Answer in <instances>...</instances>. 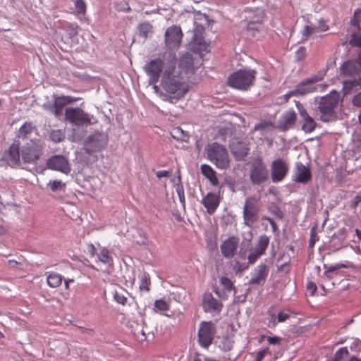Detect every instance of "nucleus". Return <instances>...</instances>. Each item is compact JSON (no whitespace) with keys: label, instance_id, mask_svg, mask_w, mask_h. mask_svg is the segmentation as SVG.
<instances>
[{"label":"nucleus","instance_id":"obj_1","mask_svg":"<svg viewBox=\"0 0 361 361\" xmlns=\"http://www.w3.org/2000/svg\"><path fill=\"white\" fill-rule=\"evenodd\" d=\"M195 72L194 59L191 54H183L173 65L166 66L162 73L161 85L169 94H173L176 100L183 97L188 91L185 77Z\"/></svg>","mask_w":361,"mask_h":361},{"label":"nucleus","instance_id":"obj_2","mask_svg":"<svg viewBox=\"0 0 361 361\" xmlns=\"http://www.w3.org/2000/svg\"><path fill=\"white\" fill-rule=\"evenodd\" d=\"M176 53L170 48L166 49L157 59L147 62L144 66L145 73L149 76L151 83H157L166 66L173 65L176 61Z\"/></svg>","mask_w":361,"mask_h":361},{"label":"nucleus","instance_id":"obj_3","mask_svg":"<svg viewBox=\"0 0 361 361\" xmlns=\"http://www.w3.org/2000/svg\"><path fill=\"white\" fill-rule=\"evenodd\" d=\"M340 99V94L336 91H331L329 94L320 98L318 109L322 121L329 122L336 118V109Z\"/></svg>","mask_w":361,"mask_h":361},{"label":"nucleus","instance_id":"obj_4","mask_svg":"<svg viewBox=\"0 0 361 361\" xmlns=\"http://www.w3.org/2000/svg\"><path fill=\"white\" fill-rule=\"evenodd\" d=\"M207 159L218 169H226L230 166L228 151L224 145L217 142L209 144L205 148Z\"/></svg>","mask_w":361,"mask_h":361},{"label":"nucleus","instance_id":"obj_5","mask_svg":"<svg viewBox=\"0 0 361 361\" xmlns=\"http://www.w3.org/2000/svg\"><path fill=\"white\" fill-rule=\"evenodd\" d=\"M257 72L251 69H240L228 78V85L239 90H247L254 83Z\"/></svg>","mask_w":361,"mask_h":361},{"label":"nucleus","instance_id":"obj_6","mask_svg":"<svg viewBox=\"0 0 361 361\" xmlns=\"http://www.w3.org/2000/svg\"><path fill=\"white\" fill-rule=\"evenodd\" d=\"M44 145L40 139L34 138L20 148L21 159L24 164L36 165L43 154Z\"/></svg>","mask_w":361,"mask_h":361},{"label":"nucleus","instance_id":"obj_7","mask_svg":"<svg viewBox=\"0 0 361 361\" xmlns=\"http://www.w3.org/2000/svg\"><path fill=\"white\" fill-rule=\"evenodd\" d=\"M209 25L208 16L200 12L196 13L194 18V28L190 32L192 45H207L204 39V26Z\"/></svg>","mask_w":361,"mask_h":361},{"label":"nucleus","instance_id":"obj_8","mask_svg":"<svg viewBox=\"0 0 361 361\" xmlns=\"http://www.w3.org/2000/svg\"><path fill=\"white\" fill-rule=\"evenodd\" d=\"M250 178L252 184L260 185L266 182L269 177V171L260 157L252 158L250 162Z\"/></svg>","mask_w":361,"mask_h":361},{"label":"nucleus","instance_id":"obj_9","mask_svg":"<svg viewBox=\"0 0 361 361\" xmlns=\"http://www.w3.org/2000/svg\"><path fill=\"white\" fill-rule=\"evenodd\" d=\"M216 332V324L212 321L200 322L197 331V341L200 345L204 348H207L211 345Z\"/></svg>","mask_w":361,"mask_h":361},{"label":"nucleus","instance_id":"obj_10","mask_svg":"<svg viewBox=\"0 0 361 361\" xmlns=\"http://www.w3.org/2000/svg\"><path fill=\"white\" fill-rule=\"evenodd\" d=\"M64 116L65 119L74 126H82L92 124L90 116L78 107L67 108Z\"/></svg>","mask_w":361,"mask_h":361},{"label":"nucleus","instance_id":"obj_11","mask_svg":"<svg viewBox=\"0 0 361 361\" xmlns=\"http://www.w3.org/2000/svg\"><path fill=\"white\" fill-rule=\"evenodd\" d=\"M259 200L255 197L246 199L243 207V219L245 225L251 226L258 219Z\"/></svg>","mask_w":361,"mask_h":361},{"label":"nucleus","instance_id":"obj_12","mask_svg":"<svg viewBox=\"0 0 361 361\" xmlns=\"http://www.w3.org/2000/svg\"><path fill=\"white\" fill-rule=\"evenodd\" d=\"M108 140L106 134L95 133L87 137L85 143V150L90 154L101 152L106 147Z\"/></svg>","mask_w":361,"mask_h":361},{"label":"nucleus","instance_id":"obj_13","mask_svg":"<svg viewBox=\"0 0 361 361\" xmlns=\"http://www.w3.org/2000/svg\"><path fill=\"white\" fill-rule=\"evenodd\" d=\"M289 171L288 164L281 159H277L272 161L271 164V176L274 183H278L283 180L287 176Z\"/></svg>","mask_w":361,"mask_h":361},{"label":"nucleus","instance_id":"obj_14","mask_svg":"<svg viewBox=\"0 0 361 361\" xmlns=\"http://www.w3.org/2000/svg\"><path fill=\"white\" fill-rule=\"evenodd\" d=\"M47 168L54 171H59L68 174L71 171V167L67 159L62 155L51 157L47 161Z\"/></svg>","mask_w":361,"mask_h":361},{"label":"nucleus","instance_id":"obj_15","mask_svg":"<svg viewBox=\"0 0 361 361\" xmlns=\"http://www.w3.org/2000/svg\"><path fill=\"white\" fill-rule=\"evenodd\" d=\"M223 303L216 299L213 295L207 292L202 296V308L206 312L220 313L223 309Z\"/></svg>","mask_w":361,"mask_h":361},{"label":"nucleus","instance_id":"obj_16","mask_svg":"<svg viewBox=\"0 0 361 361\" xmlns=\"http://www.w3.org/2000/svg\"><path fill=\"white\" fill-rule=\"evenodd\" d=\"M183 34L180 26L173 25L166 28L164 32L166 45H180Z\"/></svg>","mask_w":361,"mask_h":361},{"label":"nucleus","instance_id":"obj_17","mask_svg":"<svg viewBox=\"0 0 361 361\" xmlns=\"http://www.w3.org/2000/svg\"><path fill=\"white\" fill-rule=\"evenodd\" d=\"M3 158L10 166H19L22 160L19 143H13L4 152Z\"/></svg>","mask_w":361,"mask_h":361},{"label":"nucleus","instance_id":"obj_18","mask_svg":"<svg viewBox=\"0 0 361 361\" xmlns=\"http://www.w3.org/2000/svg\"><path fill=\"white\" fill-rule=\"evenodd\" d=\"M295 106L299 111L300 117L302 119V130L307 133H312L317 126L315 121L311 116H310L300 102H295Z\"/></svg>","mask_w":361,"mask_h":361},{"label":"nucleus","instance_id":"obj_19","mask_svg":"<svg viewBox=\"0 0 361 361\" xmlns=\"http://www.w3.org/2000/svg\"><path fill=\"white\" fill-rule=\"evenodd\" d=\"M317 82V77L306 79L300 82L295 87V90L288 92V96H293L297 94H306L310 92L316 91L317 87L314 86V84Z\"/></svg>","mask_w":361,"mask_h":361},{"label":"nucleus","instance_id":"obj_20","mask_svg":"<svg viewBox=\"0 0 361 361\" xmlns=\"http://www.w3.org/2000/svg\"><path fill=\"white\" fill-rule=\"evenodd\" d=\"M312 178L310 169L301 162L295 164L293 180L299 183H307Z\"/></svg>","mask_w":361,"mask_h":361},{"label":"nucleus","instance_id":"obj_21","mask_svg":"<svg viewBox=\"0 0 361 361\" xmlns=\"http://www.w3.org/2000/svg\"><path fill=\"white\" fill-rule=\"evenodd\" d=\"M238 239L235 236H231L224 240L221 245L223 256L227 259L233 257L238 247Z\"/></svg>","mask_w":361,"mask_h":361},{"label":"nucleus","instance_id":"obj_22","mask_svg":"<svg viewBox=\"0 0 361 361\" xmlns=\"http://www.w3.org/2000/svg\"><path fill=\"white\" fill-rule=\"evenodd\" d=\"M341 75L345 77H353L361 74V66L357 60H348L340 66Z\"/></svg>","mask_w":361,"mask_h":361},{"label":"nucleus","instance_id":"obj_23","mask_svg":"<svg viewBox=\"0 0 361 361\" xmlns=\"http://www.w3.org/2000/svg\"><path fill=\"white\" fill-rule=\"evenodd\" d=\"M268 267L264 264H260L253 271L249 283L252 285L264 284L268 276Z\"/></svg>","mask_w":361,"mask_h":361},{"label":"nucleus","instance_id":"obj_24","mask_svg":"<svg viewBox=\"0 0 361 361\" xmlns=\"http://www.w3.org/2000/svg\"><path fill=\"white\" fill-rule=\"evenodd\" d=\"M254 15L247 24V32H251L254 30H258L262 27V21L264 18V11L262 8H256L254 10Z\"/></svg>","mask_w":361,"mask_h":361},{"label":"nucleus","instance_id":"obj_25","mask_svg":"<svg viewBox=\"0 0 361 361\" xmlns=\"http://www.w3.org/2000/svg\"><path fill=\"white\" fill-rule=\"evenodd\" d=\"M201 203L207 209V213L212 214L219 205V196L213 192H208L207 195L202 198Z\"/></svg>","mask_w":361,"mask_h":361},{"label":"nucleus","instance_id":"obj_26","mask_svg":"<svg viewBox=\"0 0 361 361\" xmlns=\"http://www.w3.org/2000/svg\"><path fill=\"white\" fill-rule=\"evenodd\" d=\"M296 121V113L294 110L286 111L279 121V128L283 131L291 128Z\"/></svg>","mask_w":361,"mask_h":361},{"label":"nucleus","instance_id":"obj_27","mask_svg":"<svg viewBox=\"0 0 361 361\" xmlns=\"http://www.w3.org/2000/svg\"><path fill=\"white\" fill-rule=\"evenodd\" d=\"M250 151L247 145L241 142H236L231 145V152L237 160H241L246 157Z\"/></svg>","mask_w":361,"mask_h":361},{"label":"nucleus","instance_id":"obj_28","mask_svg":"<svg viewBox=\"0 0 361 361\" xmlns=\"http://www.w3.org/2000/svg\"><path fill=\"white\" fill-rule=\"evenodd\" d=\"M153 35V26L148 22L141 23L138 27V37L142 40L140 42L144 43L147 38H149Z\"/></svg>","mask_w":361,"mask_h":361},{"label":"nucleus","instance_id":"obj_29","mask_svg":"<svg viewBox=\"0 0 361 361\" xmlns=\"http://www.w3.org/2000/svg\"><path fill=\"white\" fill-rule=\"evenodd\" d=\"M201 172L204 176H205L214 186L219 185V180L216 177L215 171L207 164H202L201 166Z\"/></svg>","mask_w":361,"mask_h":361},{"label":"nucleus","instance_id":"obj_30","mask_svg":"<svg viewBox=\"0 0 361 361\" xmlns=\"http://www.w3.org/2000/svg\"><path fill=\"white\" fill-rule=\"evenodd\" d=\"M140 285L139 290L140 292H149L151 286L150 276L147 272L144 271L139 276Z\"/></svg>","mask_w":361,"mask_h":361},{"label":"nucleus","instance_id":"obj_31","mask_svg":"<svg viewBox=\"0 0 361 361\" xmlns=\"http://www.w3.org/2000/svg\"><path fill=\"white\" fill-rule=\"evenodd\" d=\"M35 127L32 123L30 122H25L21 127L19 128L17 137L19 139L25 140L28 138L29 135L32 133Z\"/></svg>","mask_w":361,"mask_h":361},{"label":"nucleus","instance_id":"obj_32","mask_svg":"<svg viewBox=\"0 0 361 361\" xmlns=\"http://www.w3.org/2000/svg\"><path fill=\"white\" fill-rule=\"evenodd\" d=\"M269 244V238L266 235L259 236L255 250L259 252L262 255L265 253L266 250Z\"/></svg>","mask_w":361,"mask_h":361},{"label":"nucleus","instance_id":"obj_33","mask_svg":"<svg viewBox=\"0 0 361 361\" xmlns=\"http://www.w3.org/2000/svg\"><path fill=\"white\" fill-rule=\"evenodd\" d=\"M63 277L58 273L51 272L47 277V284L51 288H57L62 283Z\"/></svg>","mask_w":361,"mask_h":361},{"label":"nucleus","instance_id":"obj_34","mask_svg":"<svg viewBox=\"0 0 361 361\" xmlns=\"http://www.w3.org/2000/svg\"><path fill=\"white\" fill-rule=\"evenodd\" d=\"M170 134L173 139L181 142L187 141L189 137L188 133H185L180 127L173 128Z\"/></svg>","mask_w":361,"mask_h":361},{"label":"nucleus","instance_id":"obj_35","mask_svg":"<svg viewBox=\"0 0 361 361\" xmlns=\"http://www.w3.org/2000/svg\"><path fill=\"white\" fill-rule=\"evenodd\" d=\"M170 309V302L164 299L156 300L154 303V310L156 312L164 314Z\"/></svg>","mask_w":361,"mask_h":361},{"label":"nucleus","instance_id":"obj_36","mask_svg":"<svg viewBox=\"0 0 361 361\" xmlns=\"http://www.w3.org/2000/svg\"><path fill=\"white\" fill-rule=\"evenodd\" d=\"M99 260L105 264L111 266L113 264V258L110 255L109 251L106 247H102L97 255Z\"/></svg>","mask_w":361,"mask_h":361},{"label":"nucleus","instance_id":"obj_37","mask_svg":"<svg viewBox=\"0 0 361 361\" xmlns=\"http://www.w3.org/2000/svg\"><path fill=\"white\" fill-rule=\"evenodd\" d=\"M319 34L316 25L312 23L306 25L302 31V37L307 39L310 37L317 36Z\"/></svg>","mask_w":361,"mask_h":361},{"label":"nucleus","instance_id":"obj_38","mask_svg":"<svg viewBox=\"0 0 361 361\" xmlns=\"http://www.w3.org/2000/svg\"><path fill=\"white\" fill-rule=\"evenodd\" d=\"M343 89L346 93L353 90L355 88H357L358 87H361L360 79H354V80H345L343 82Z\"/></svg>","mask_w":361,"mask_h":361},{"label":"nucleus","instance_id":"obj_39","mask_svg":"<svg viewBox=\"0 0 361 361\" xmlns=\"http://www.w3.org/2000/svg\"><path fill=\"white\" fill-rule=\"evenodd\" d=\"M361 23V8H358L355 10L353 18L350 20V24L353 26L357 27L359 30Z\"/></svg>","mask_w":361,"mask_h":361},{"label":"nucleus","instance_id":"obj_40","mask_svg":"<svg viewBox=\"0 0 361 361\" xmlns=\"http://www.w3.org/2000/svg\"><path fill=\"white\" fill-rule=\"evenodd\" d=\"M48 186H49L50 190L52 192H56L58 190H64L66 188V183L59 180H54L49 182Z\"/></svg>","mask_w":361,"mask_h":361},{"label":"nucleus","instance_id":"obj_41","mask_svg":"<svg viewBox=\"0 0 361 361\" xmlns=\"http://www.w3.org/2000/svg\"><path fill=\"white\" fill-rule=\"evenodd\" d=\"M65 104L60 100L59 97H55V100L54 102V116L55 117H59L61 115L63 107L65 106Z\"/></svg>","mask_w":361,"mask_h":361},{"label":"nucleus","instance_id":"obj_42","mask_svg":"<svg viewBox=\"0 0 361 361\" xmlns=\"http://www.w3.org/2000/svg\"><path fill=\"white\" fill-rule=\"evenodd\" d=\"M74 6L78 14L85 15L86 13L87 5L83 0H75Z\"/></svg>","mask_w":361,"mask_h":361},{"label":"nucleus","instance_id":"obj_43","mask_svg":"<svg viewBox=\"0 0 361 361\" xmlns=\"http://www.w3.org/2000/svg\"><path fill=\"white\" fill-rule=\"evenodd\" d=\"M271 351L269 347H267L262 350H260L255 353L254 361H262L267 355H271Z\"/></svg>","mask_w":361,"mask_h":361},{"label":"nucleus","instance_id":"obj_44","mask_svg":"<svg viewBox=\"0 0 361 361\" xmlns=\"http://www.w3.org/2000/svg\"><path fill=\"white\" fill-rule=\"evenodd\" d=\"M113 297L115 301L122 305L127 303L128 298L125 296L122 291L114 290Z\"/></svg>","mask_w":361,"mask_h":361},{"label":"nucleus","instance_id":"obj_45","mask_svg":"<svg viewBox=\"0 0 361 361\" xmlns=\"http://www.w3.org/2000/svg\"><path fill=\"white\" fill-rule=\"evenodd\" d=\"M220 283L223 286L224 288L226 291L230 292L232 290H235V287L233 286V283L231 281L230 279H228L226 276H222L220 279Z\"/></svg>","mask_w":361,"mask_h":361},{"label":"nucleus","instance_id":"obj_46","mask_svg":"<svg viewBox=\"0 0 361 361\" xmlns=\"http://www.w3.org/2000/svg\"><path fill=\"white\" fill-rule=\"evenodd\" d=\"M348 355V350L346 347L339 348L334 355V361H343Z\"/></svg>","mask_w":361,"mask_h":361},{"label":"nucleus","instance_id":"obj_47","mask_svg":"<svg viewBox=\"0 0 361 361\" xmlns=\"http://www.w3.org/2000/svg\"><path fill=\"white\" fill-rule=\"evenodd\" d=\"M51 138L53 141L59 142L63 140L64 135L61 130H53L51 133Z\"/></svg>","mask_w":361,"mask_h":361},{"label":"nucleus","instance_id":"obj_48","mask_svg":"<svg viewBox=\"0 0 361 361\" xmlns=\"http://www.w3.org/2000/svg\"><path fill=\"white\" fill-rule=\"evenodd\" d=\"M61 101H62L65 105L72 104L80 99L79 97H74L68 95L59 96Z\"/></svg>","mask_w":361,"mask_h":361},{"label":"nucleus","instance_id":"obj_49","mask_svg":"<svg viewBox=\"0 0 361 361\" xmlns=\"http://www.w3.org/2000/svg\"><path fill=\"white\" fill-rule=\"evenodd\" d=\"M261 256H262V254H259V252H258L257 251L254 250L252 252H251L249 254V255L247 257L248 262L251 264H253L257 261V259Z\"/></svg>","mask_w":361,"mask_h":361},{"label":"nucleus","instance_id":"obj_50","mask_svg":"<svg viewBox=\"0 0 361 361\" xmlns=\"http://www.w3.org/2000/svg\"><path fill=\"white\" fill-rule=\"evenodd\" d=\"M319 240V237L317 236V234L315 231V228H312L310 231V239L309 242V247H313L316 241Z\"/></svg>","mask_w":361,"mask_h":361},{"label":"nucleus","instance_id":"obj_51","mask_svg":"<svg viewBox=\"0 0 361 361\" xmlns=\"http://www.w3.org/2000/svg\"><path fill=\"white\" fill-rule=\"evenodd\" d=\"M316 27L319 33L329 30V26L326 24V22L323 19L319 20L318 25H316Z\"/></svg>","mask_w":361,"mask_h":361},{"label":"nucleus","instance_id":"obj_52","mask_svg":"<svg viewBox=\"0 0 361 361\" xmlns=\"http://www.w3.org/2000/svg\"><path fill=\"white\" fill-rule=\"evenodd\" d=\"M350 44V45H361V32L353 35Z\"/></svg>","mask_w":361,"mask_h":361},{"label":"nucleus","instance_id":"obj_53","mask_svg":"<svg viewBox=\"0 0 361 361\" xmlns=\"http://www.w3.org/2000/svg\"><path fill=\"white\" fill-rule=\"evenodd\" d=\"M307 291L310 293V295H314L316 292L317 287L315 283L310 281L307 283Z\"/></svg>","mask_w":361,"mask_h":361},{"label":"nucleus","instance_id":"obj_54","mask_svg":"<svg viewBox=\"0 0 361 361\" xmlns=\"http://www.w3.org/2000/svg\"><path fill=\"white\" fill-rule=\"evenodd\" d=\"M352 103L353 106L361 108V92L353 97Z\"/></svg>","mask_w":361,"mask_h":361},{"label":"nucleus","instance_id":"obj_55","mask_svg":"<svg viewBox=\"0 0 361 361\" xmlns=\"http://www.w3.org/2000/svg\"><path fill=\"white\" fill-rule=\"evenodd\" d=\"M68 30H69V35L70 36H74L77 34L78 30V25L75 23H69L68 25Z\"/></svg>","mask_w":361,"mask_h":361},{"label":"nucleus","instance_id":"obj_56","mask_svg":"<svg viewBox=\"0 0 361 361\" xmlns=\"http://www.w3.org/2000/svg\"><path fill=\"white\" fill-rule=\"evenodd\" d=\"M276 317L278 322H284L289 318V314L283 312H280L278 313Z\"/></svg>","mask_w":361,"mask_h":361},{"label":"nucleus","instance_id":"obj_57","mask_svg":"<svg viewBox=\"0 0 361 361\" xmlns=\"http://www.w3.org/2000/svg\"><path fill=\"white\" fill-rule=\"evenodd\" d=\"M269 212L278 217L281 218L282 216V212L281 209L276 206L270 207Z\"/></svg>","mask_w":361,"mask_h":361},{"label":"nucleus","instance_id":"obj_58","mask_svg":"<svg viewBox=\"0 0 361 361\" xmlns=\"http://www.w3.org/2000/svg\"><path fill=\"white\" fill-rule=\"evenodd\" d=\"M339 269L341 268H350V269H355V265L350 262L346 261L345 263H339L338 264Z\"/></svg>","mask_w":361,"mask_h":361},{"label":"nucleus","instance_id":"obj_59","mask_svg":"<svg viewBox=\"0 0 361 361\" xmlns=\"http://www.w3.org/2000/svg\"><path fill=\"white\" fill-rule=\"evenodd\" d=\"M267 341L271 345H276L279 343L281 338L278 336H268Z\"/></svg>","mask_w":361,"mask_h":361},{"label":"nucleus","instance_id":"obj_60","mask_svg":"<svg viewBox=\"0 0 361 361\" xmlns=\"http://www.w3.org/2000/svg\"><path fill=\"white\" fill-rule=\"evenodd\" d=\"M305 49L303 47H300V48L296 52V57L298 60H301L305 57Z\"/></svg>","mask_w":361,"mask_h":361},{"label":"nucleus","instance_id":"obj_61","mask_svg":"<svg viewBox=\"0 0 361 361\" xmlns=\"http://www.w3.org/2000/svg\"><path fill=\"white\" fill-rule=\"evenodd\" d=\"M170 173H171V172L169 171L161 170V171H158L156 173V176L158 178H161L169 176Z\"/></svg>","mask_w":361,"mask_h":361},{"label":"nucleus","instance_id":"obj_62","mask_svg":"<svg viewBox=\"0 0 361 361\" xmlns=\"http://www.w3.org/2000/svg\"><path fill=\"white\" fill-rule=\"evenodd\" d=\"M262 219H264V220H267L269 221V223L270 224V225L272 227V230L274 232H275L277 230V225H276V222L271 218H269L267 216H263Z\"/></svg>","mask_w":361,"mask_h":361},{"label":"nucleus","instance_id":"obj_63","mask_svg":"<svg viewBox=\"0 0 361 361\" xmlns=\"http://www.w3.org/2000/svg\"><path fill=\"white\" fill-rule=\"evenodd\" d=\"M80 332L82 334H86L90 336H93L94 334V330L92 329H87L84 327H80Z\"/></svg>","mask_w":361,"mask_h":361},{"label":"nucleus","instance_id":"obj_64","mask_svg":"<svg viewBox=\"0 0 361 361\" xmlns=\"http://www.w3.org/2000/svg\"><path fill=\"white\" fill-rule=\"evenodd\" d=\"M43 107L44 109L49 111V112L52 113L54 115L55 108L54 107V104H44Z\"/></svg>","mask_w":361,"mask_h":361}]
</instances>
